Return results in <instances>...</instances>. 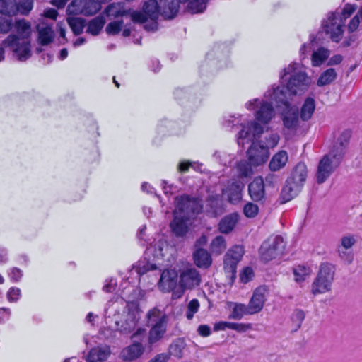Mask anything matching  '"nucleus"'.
I'll use <instances>...</instances> for the list:
<instances>
[{
  "instance_id": "f257e3e1",
  "label": "nucleus",
  "mask_w": 362,
  "mask_h": 362,
  "mask_svg": "<svg viewBox=\"0 0 362 362\" xmlns=\"http://www.w3.org/2000/svg\"><path fill=\"white\" fill-rule=\"evenodd\" d=\"M134 286H129L127 292L122 291L129 301L117 297L109 300L105 309L106 317L115 323V330L122 335H129L136 331L140 320L139 304L134 301Z\"/></svg>"
},
{
  "instance_id": "f03ea898",
  "label": "nucleus",
  "mask_w": 362,
  "mask_h": 362,
  "mask_svg": "<svg viewBox=\"0 0 362 362\" xmlns=\"http://www.w3.org/2000/svg\"><path fill=\"white\" fill-rule=\"evenodd\" d=\"M16 33L8 35L2 45L8 48L13 57L21 62L26 61L31 57L30 36L32 33L30 22L22 19L16 21L13 25Z\"/></svg>"
},
{
  "instance_id": "7ed1b4c3",
  "label": "nucleus",
  "mask_w": 362,
  "mask_h": 362,
  "mask_svg": "<svg viewBox=\"0 0 362 362\" xmlns=\"http://www.w3.org/2000/svg\"><path fill=\"white\" fill-rule=\"evenodd\" d=\"M279 76L281 86L274 84L272 86L284 88L286 96H289L291 100L297 95L303 94L311 84V78L303 66L296 62L289 64L280 72Z\"/></svg>"
},
{
  "instance_id": "20e7f679",
  "label": "nucleus",
  "mask_w": 362,
  "mask_h": 362,
  "mask_svg": "<svg viewBox=\"0 0 362 362\" xmlns=\"http://www.w3.org/2000/svg\"><path fill=\"white\" fill-rule=\"evenodd\" d=\"M265 96L275 102L284 127L288 130L296 129L299 125V109L293 100L286 96L284 88L271 86L265 92Z\"/></svg>"
},
{
  "instance_id": "39448f33",
  "label": "nucleus",
  "mask_w": 362,
  "mask_h": 362,
  "mask_svg": "<svg viewBox=\"0 0 362 362\" xmlns=\"http://www.w3.org/2000/svg\"><path fill=\"white\" fill-rule=\"evenodd\" d=\"M223 126L230 131L237 126L241 127V129L236 135V141L238 146L243 147L253 139L260 138L264 132V127L262 125L255 121L246 122L241 115L228 116L224 119Z\"/></svg>"
},
{
  "instance_id": "423d86ee",
  "label": "nucleus",
  "mask_w": 362,
  "mask_h": 362,
  "mask_svg": "<svg viewBox=\"0 0 362 362\" xmlns=\"http://www.w3.org/2000/svg\"><path fill=\"white\" fill-rule=\"evenodd\" d=\"M356 9L355 5L346 4L341 12H329L322 20V28L332 42L341 41L344 32L346 21Z\"/></svg>"
},
{
  "instance_id": "0eeeda50",
  "label": "nucleus",
  "mask_w": 362,
  "mask_h": 362,
  "mask_svg": "<svg viewBox=\"0 0 362 362\" xmlns=\"http://www.w3.org/2000/svg\"><path fill=\"white\" fill-rule=\"evenodd\" d=\"M146 319L147 325L151 327L148 343L153 344L161 339L166 332L168 317L163 311L153 308L148 312Z\"/></svg>"
},
{
  "instance_id": "6e6552de",
  "label": "nucleus",
  "mask_w": 362,
  "mask_h": 362,
  "mask_svg": "<svg viewBox=\"0 0 362 362\" xmlns=\"http://www.w3.org/2000/svg\"><path fill=\"white\" fill-rule=\"evenodd\" d=\"M275 102L269 98H266L265 93L262 99L255 98L247 101L245 107L248 110H256L255 112V122L261 125L267 124L275 116V110L273 107Z\"/></svg>"
},
{
  "instance_id": "1a4fd4ad",
  "label": "nucleus",
  "mask_w": 362,
  "mask_h": 362,
  "mask_svg": "<svg viewBox=\"0 0 362 362\" xmlns=\"http://www.w3.org/2000/svg\"><path fill=\"white\" fill-rule=\"evenodd\" d=\"M334 277V266L328 263L322 264L317 276L312 284V293L313 295H317L330 291Z\"/></svg>"
},
{
  "instance_id": "9d476101",
  "label": "nucleus",
  "mask_w": 362,
  "mask_h": 362,
  "mask_svg": "<svg viewBox=\"0 0 362 362\" xmlns=\"http://www.w3.org/2000/svg\"><path fill=\"white\" fill-rule=\"evenodd\" d=\"M341 151L336 154L330 151L320 160L317 166L316 179L318 184L325 182L339 167L341 160Z\"/></svg>"
},
{
  "instance_id": "9b49d317",
  "label": "nucleus",
  "mask_w": 362,
  "mask_h": 362,
  "mask_svg": "<svg viewBox=\"0 0 362 362\" xmlns=\"http://www.w3.org/2000/svg\"><path fill=\"white\" fill-rule=\"evenodd\" d=\"M202 209L199 199L190 197L187 195L177 197L175 201V209L173 214L191 217L199 214Z\"/></svg>"
},
{
  "instance_id": "f8f14e48",
  "label": "nucleus",
  "mask_w": 362,
  "mask_h": 362,
  "mask_svg": "<svg viewBox=\"0 0 362 362\" xmlns=\"http://www.w3.org/2000/svg\"><path fill=\"white\" fill-rule=\"evenodd\" d=\"M284 248L285 243L281 236H271L261 245L259 249L261 258L265 262H269L282 254Z\"/></svg>"
},
{
  "instance_id": "ddd939ff",
  "label": "nucleus",
  "mask_w": 362,
  "mask_h": 362,
  "mask_svg": "<svg viewBox=\"0 0 362 362\" xmlns=\"http://www.w3.org/2000/svg\"><path fill=\"white\" fill-rule=\"evenodd\" d=\"M101 9L100 2L95 0H72L67 6L69 15L93 16Z\"/></svg>"
},
{
  "instance_id": "4468645a",
  "label": "nucleus",
  "mask_w": 362,
  "mask_h": 362,
  "mask_svg": "<svg viewBox=\"0 0 362 362\" xmlns=\"http://www.w3.org/2000/svg\"><path fill=\"white\" fill-rule=\"evenodd\" d=\"M257 138L250 141L251 145L247 151L249 162L253 166H259L267 162L269 156V150L257 141Z\"/></svg>"
},
{
  "instance_id": "2eb2a0df",
  "label": "nucleus",
  "mask_w": 362,
  "mask_h": 362,
  "mask_svg": "<svg viewBox=\"0 0 362 362\" xmlns=\"http://www.w3.org/2000/svg\"><path fill=\"white\" fill-rule=\"evenodd\" d=\"M146 334V329L142 327H138L136 330L132 333L131 339L134 343L128 347L124 349L122 351V356L126 360H134L140 357L144 352V347L137 340H141Z\"/></svg>"
},
{
  "instance_id": "dca6fc26",
  "label": "nucleus",
  "mask_w": 362,
  "mask_h": 362,
  "mask_svg": "<svg viewBox=\"0 0 362 362\" xmlns=\"http://www.w3.org/2000/svg\"><path fill=\"white\" fill-rule=\"evenodd\" d=\"M107 16L117 18L129 15L133 22H141L145 20V16L140 11L126 9L122 3H112L105 9Z\"/></svg>"
},
{
  "instance_id": "f3484780",
  "label": "nucleus",
  "mask_w": 362,
  "mask_h": 362,
  "mask_svg": "<svg viewBox=\"0 0 362 362\" xmlns=\"http://www.w3.org/2000/svg\"><path fill=\"white\" fill-rule=\"evenodd\" d=\"M145 16V20L140 23H145L149 18L152 21L151 23H146L144 28L148 31H155L158 28L156 22L160 12V6L156 0H148L143 6V11H141Z\"/></svg>"
},
{
  "instance_id": "a211bd4d",
  "label": "nucleus",
  "mask_w": 362,
  "mask_h": 362,
  "mask_svg": "<svg viewBox=\"0 0 362 362\" xmlns=\"http://www.w3.org/2000/svg\"><path fill=\"white\" fill-rule=\"evenodd\" d=\"M268 294L269 290L265 286H260L254 291L247 305L250 313L256 314L262 310Z\"/></svg>"
},
{
  "instance_id": "6ab92c4d",
  "label": "nucleus",
  "mask_w": 362,
  "mask_h": 362,
  "mask_svg": "<svg viewBox=\"0 0 362 362\" xmlns=\"http://www.w3.org/2000/svg\"><path fill=\"white\" fill-rule=\"evenodd\" d=\"M201 281V277L197 269L194 268L187 269L180 274L179 286L183 288L192 289L198 286Z\"/></svg>"
},
{
  "instance_id": "aec40b11",
  "label": "nucleus",
  "mask_w": 362,
  "mask_h": 362,
  "mask_svg": "<svg viewBox=\"0 0 362 362\" xmlns=\"http://www.w3.org/2000/svg\"><path fill=\"white\" fill-rule=\"evenodd\" d=\"M190 226V218L179 214H173V219L170 223L173 233L178 238L185 237L187 234Z\"/></svg>"
},
{
  "instance_id": "412c9836",
  "label": "nucleus",
  "mask_w": 362,
  "mask_h": 362,
  "mask_svg": "<svg viewBox=\"0 0 362 362\" xmlns=\"http://www.w3.org/2000/svg\"><path fill=\"white\" fill-rule=\"evenodd\" d=\"M177 276L175 269H165L158 283L159 289L163 292H170L175 289L177 284Z\"/></svg>"
},
{
  "instance_id": "4be33fe9",
  "label": "nucleus",
  "mask_w": 362,
  "mask_h": 362,
  "mask_svg": "<svg viewBox=\"0 0 362 362\" xmlns=\"http://www.w3.org/2000/svg\"><path fill=\"white\" fill-rule=\"evenodd\" d=\"M307 168L303 163L296 165L291 175L287 178L286 181L291 185L300 191L307 177Z\"/></svg>"
},
{
  "instance_id": "5701e85b",
  "label": "nucleus",
  "mask_w": 362,
  "mask_h": 362,
  "mask_svg": "<svg viewBox=\"0 0 362 362\" xmlns=\"http://www.w3.org/2000/svg\"><path fill=\"white\" fill-rule=\"evenodd\" d=\"M248 192L251 199L259 202L265 197L264 182L262 177H255L248 185Z\"/></svg>"
},
{
  "instance_id": "b1692460",
  "label": "nucleus",
  "mask_w": 362,
  "mask_h": 362,
  "mask_svg": "<svg viewBox=\"0 0 362 362\" xmlns=\"http://www.w3.org/2000/svg\"><path fill=\"white\" fill-rule=\"evenodd\" d=\"M179 2L189 4V1H181L180 0H162L160 4V15L165 19L173 18L178 12Z\"/></svg>"
},
{
  "instance_id": "393cba45",
  "label": "nucleus",
  "mask_w": 362,
  "mask_h": 362,
  "mask_svg": "<svg viewBox=\"0 0 362 362\" xmlns=\"http://www.w3.org/2000/svg\"><path fill=\"white\" fill-rule=\"evenodd\" d=\"M243 184L239 181L232 180L228 182V186L223 190L224 194L231 203H237L241 199V192Z\"/></svg>"
},
{
  "instance_id": "a878e982",
  "label": "nucleus",
  "mask_w": 362,
  "mask_h": 362,
  "mask_svg": "<svg viewBox=\"0 0 362 362\" xmlns=\"http://www.w3.org/2000/svg\"><path fill=\"white\" fill-rule=\"evenodd\" d=\"M38 32V42L42 45H47L54 39L52 25L47 21H42L37 26Z\"/></svg>"
},
{
  "instance_id": "bb28decb",
  "label": "nucleus",
  "mask_w": 362,
  "mask_h": 362,
  "mask_svg": "<svg viewBox=\"0 0 362 362\" xmlns=\"http://www.w3.org/2000/svg\"><path fill=\"white\" fill-rule=\"evenodd\" d=\"M226 329H230L235 330L240 333H243L251 329L252 325L250 323H238L226 321H219L218 322H216L214 325V331L225 330Z\"/></svg>"
},
{
  "instance_id": "cd10ccee",
  "label": "nucleus",
  "mask_w": 362,
  "mask_h": 362,
  "mask_svg": "<svg viewBox=\"0 0 362 362\" xmlns=\"http://www.w3.org/2000/svg\"><path fill=\"white\" fill-rule=\"evenodd\" d=\"M156 269V267L155 264H150L146 261H139L135 264L132 265V269L129 270L130 275L128 276V280L132 279L133 276H135V278L139 280L140 277L147 272Z\"/></svg>"
},
{
  "instance_id": "c85d7f7f",
  "label": "nucleus",
  "mask_w": 362,
  "mask_h": 362,
  "mask_svg": "<svg viewBox=\"0 0 362 362\" xmlns=\"http://www.w3.org/2000/svg\"><path fill=\"white\" fill-rule=\"evenodd\" d=\"M110 354V350L108 346L93 348L87 356V361L103 362L107 358Z\"/></svg>"
},
{
  "instance_id": "c756f323",
  "label": "nucleus",
  "mask_w": 362,
  "mask_h": 362,
  "mask_svg": "<svg viewBox=\"0 0 362 362\" xmlns=\"http://www.w3.org/2000/svg\"><path fill=\"white\" fill-rule=\"evenodd\" d=\"M351 136V132L349 129L344 130L337 139V142L334 144L331 151H334L336 154H339L340 151H341L342 158L345 153V149L349 142Z\"/></svg>"
},
{
  "instance_id": "7c9ffc66",
  "label": "nucleus",
  "mask_w": 362,
  "mask_h": 362,
  "mask_svg": "<svg viewBox=\"0 0 362 362\" xmlns=\"http://www.w3.org/2000/svg\"><path fill=\"white\" fill-rule=\"evenodd\" d=\"M230 307L231 308V313L228 315V318L230 320H241L244 315H253L250 313L248 305L243 303H230Z\"/></svg>"
},
{
  "instance_id": "2f4dec72",
  "label": "nucleus",
  "mask_w": 362,
  "mask_h": 362,
  "mask_svg": "<svg viewBox=\"0 0 362 362\" xmlns=\"http://www.w3.org/2000/svg\"><path fill=\"white\" fill-rule=\"evenodd\" d=\"M330 51L323 47H320L314 50L311 54V64L313 66H321L329 57Z\"/></svg>"
},
{
  "instance_id": "473e14b6",
  "label": "nucleus",
  "mask_w": 362,
  "mask_h": 362,
  "mask_svg": "<svg viewBox=\"0 0 362 362\" xmlns=\"http://www.w3.org/2000/svg\"><path fill=\"white\" fill-rule=\"evenodd\" d=\"M288 161V154L285 151H280L272 157L269 163L272 171H277L284 168Z\"/></svg>"
},
{
  "instance_id": "72a5a7b5",
  "label": "nucleus",
  "mask_w": 362,
  "mask_h": 362,
  "mask_svg": "<svg viewBox=\"0 0 362 362\" xmlns=\"http://www.w3.org/2000/svg\"><path fill=\"white\" fill-rule=\"evenodd\" d=\"M194 259L199 267L206 268L211 264V258L209 253L203 249H197L194 253Z\"/></svg>"
},
{
  "instance_id": "f704fd0d",
  "label": "nucleus",
  "mask_w": 362,
  "mask_h": 362,
  "mask_svg": "<svg viewBox=\"0 0 362 362\" xmlns=\"http://www.w3.org/2000/svg\"><path fill=\"white\" fill-rule=\"evenodd\" d=\"M167 244L163 240H158L153 244H151L146 248V252L152 255L156 259H162L165 255V250L167 249Z\"/></svg>"
},
{
  "instance_id": "c9c22d12",
  "label": "nucleus",
  "mask_w": 362,
  "mask_h": 362,
  "mask_svg": "<svg viewBox=\"0 0 362 362\" xmlns=\"http://www.w3.org/2000/svg\"><path fill=\"white\" fill-rule=\"evenodd\" d=\"M315 109V102L313 98H307L300 110V118L303 121L310 119Z\"/></svg>"
},
{
  "instance_id": "e433bc0d",
  "label": "nucleus",
  "mask_w": 362,
  "mask_h": 362,
  "mask_svg": "<svg viewBox=\"0 0 362 362\" xmlns=\"http://www.w3.org/2000/svg\"><path fill=\"white\" fill-rule=\"evenodd\" d=\"M237 223V216L231 214L224 217L219 223V230L223 233H230Z\"/></svg>"
},
{
  "instance_id": "4c0bfd02",
  "label": "nucleus",
  "mask_w": 362,
  "mask_h": 362,
  "mask_svg": "<svg viewBox=\"0 0 362 362\" xmlns=\"http://www.w3.org/2000/svg\"><path fill=\"white\" fill-rule=\"evenodd\" d=\"M299 192L300 191L297 187H295L286 182L280 195L281 203H286L291 201L298 194Z\"/></svg>"
},
{
  "instance_id": "58836bf2",
  "label": "nucleus",
  "mask_w": 362,
  "mask_h": 362,
  "mask_svg": "<svg viewBox=\"0 0 362 362\" xmlns=\"http://www.w3.org/2000/svg\"><path fill=\"white\" fill-rule=\"evenodd\" d=\"M0 11L8 16L16 15L18 6L16 0H0Z\"/></svg>"
},
{
  "instance_id": "ea45409f",
  "label": "nucleus",
  "mask_w": 362,
  "mask_h": 362,
  "mask_svg": "<svg viewBox=\"0 0 362 362\" xmlns=\"http://www.w3.org/2000/svg\"><path fill=\"white\" fill-rule=\"evenodd\" d=\"M230 255H225L224 258V271L227 276L230 279H234L235 278L236 274V268L238 264V261L232 259L230 256Z\"/></svg>"
},
{
  "instance_id": "a19ab883",
  "label": "nucleus",
  "mask_w": 362,
  "mask_h": 362,
  "mask_svg": "<svg viewBox=\"0 0 362 362\" xmlns=\"http://www.w3.org/2000/svg\"><path fill=\"white\" fill-rule=\"evenodd\" d=\"M337 76V74L335 69L329 68L320 74L317 84L320 87L329 85L336 79Z\"/></svg>"
},
{
  "instance_id": "79ce46f5",
  "label": "nucleus",
  "mask_w": 362,
  "mask_h": 362,
  "mask_svg": "<svg viewBox=\"0 0 362 362\" xmlns=\"http://www.w3.org/2000/svg\"><path fill=\"white\" fill-rule=\"evenodd\" d=\"M214 159L223 166H229L235 158V156L225 151H216L213 154Z\"/></svg>"
},
{
  "instance_id": "37998d69",
  "label": "nucleus",
  "mask_w": 362,
  "mask_h": 362,
  "mask_svg": "<svg viewBox=\"0 0 362 362\" xmlns=\"http://www.w3.org/2000/svg\"><path fill=\"white\" fill-rule=\"evenodd\" d=\"M186 344L183 339H176L169 346V354L176 358H180L183 356V351Z\"/></svg>"
},
{
  "instance_id": "c03bdc74",
  "label": "nucleus",
  "mask_w": 362,
  "mask_h": 362,
  "mask_svg": "<svg viewBox=\"0 0 362 362\" xmlns=\"http://www.w3.org/2000/svg\"><path fill=\"white\" fill-rule=\"evenodd\" d=\"M67 23L76 35L83 32L86 24L85 20L79 17H68Z\"/></svg>"
},
{
  "instance_id": "a18cd8bd",
  "label": "nucleus",
  "mask_w": 362,
  "mask_h": 362,
  "mask_svg": "<svg viewBox=\"0 0 362 362\" xmlns=\"http://www.w3.org/2000/svg\"><path fill=\"white\" fill-rule=\"evenodd\" d=\"M189 1L187 9L192 13L203 12L206 8V4L209 0H180Z\"/></svg>"
},
{
  "instance_id": "49530a36",
  "label": "nucleus",
  "mask_w": 362,
  "mask_h": 362,
  "mask_svg": "<svg viewBox=\"0 0 362 362\" xmlns=\"http://www.w3.org/2000/svg\"><path fill=\"white\" fill-rule=\"evenodd\" d=\"M252 165L245 160H240L236 165V170L240 177H247L252 175Z\"/></svg>"
},
{
  "instance_id": "de8ad7c7",
  "label": "nucleus",
  "mask_w": 362,
  "mask_h": 362,
  "mask_svg": "<svg viewBox=\"0 0 362 362\" xmlns=\"http://www.w3.org/2000/svg\"><path fill=\"white\" fill-rule=\"evenodd\" d=\"M105 24V21L102 17H96L88 23L87 32L93 35H98Z\"/></svg>"
},
{
  "instance_id": "09e8293b",
  "label": "nucleus",
  "mask_w": 362,
  "mask_h": 362,
  "mask_svg": "<svg viewBox=\"0 0 362 362\" xmlns=\"http://www.w3.org/2000/svg\"><path fill=\"white\" fill-rule=\"evenodd\" d=\"M357 243L356 236L354 234L348 233L343 235L337 245V247L344 249L352 250V247Z\"/></svg>"
},
{
  "instance_id": "8fccbe9b",
  "label": "nucleus",
  "mask_w": 362,
  "mask_h": 362,
  "mask_svg": "<svg viewBox=\"0 0 362 362\" xmlns=\"http://www.w3.org/2000/svg\"><path fill=\"white\" fill-rule=\"evenodd\" d=\"M226 248V244L223 236L216 237L211 243V250L214 253L221 254Z\"/></svg>"
},
{
  "instance_id": "3c124183",
  "label": "nucleus",
  "mask_w": 362,
  "mask_h": 362,
  "mask_svg": "<svg viewBox=\"0 0 362 362\" xmlns=\"http://www.w3.org/2000/svg\"><path fill=\"white\" fill-rule=\"evenodd\" d=\"M310 269L309 267L303 265H298L293 268V274L295 276V281L297 282H301L309 276Z\"/></svg>"
},
{
  "instance_id": "603ef678",
  "label": "nucleus",
  "mask_w": 362,
  "mask_h": 362,
  "mask_svg": "<svg viewBox=\"0 0 362 362\" xmlns=\"http://www.w3.org/2000/svg\"><path fill=\"white\" fill-rule=\"evenodd\" d=\"M337 254L339 257L346 264H351L354 258V255L352 250L344 249L337 247Z\"/></svg>"
},
{
  "instance_id": "864d4df0",
  "label": "nucleus",
  "mask_w": 362,
  "mask_h": 362,
  "mask_svg": "<svg viewBox=\"0 0 362 362\" xmlns=\"http://www.w3.org/2000/svg\"><path fill=\"white\" fill-rule=\"evenodd\" d=\"M315 38H313V39L309 40L308 42H305L302 45V46L300 48V51H299L300 58L301 60L305 59L308 57V54L310 52H313V50H314V49L315 47Z\"/></svg>"
},
{
  "instance_id": "5fc2aeb1",
  "label": "nucleus",
  "mask_w": 362,
  "mask_h": 362,
  "mask_svg": "<svg viewBox=\"0 0 362 362\" xmlns=\"http://www.w3.org/2000/svg\"><path fill=\"white\" fill-rule=\"evenodd\" d=\"M200 304L197 299L194 298L190 300L187 305L186 310V317L187 320H191L195 313H197L199 309Z\"/></svg>"
},
{
  "instance_id": "6e6d98bb",
  "label": "nucleus",
  "mask_w": 362,
  "mask_h": 362,
  "mask_svg": "<svg viewBox=\"0 0 362 362\" xmlns=\"http://www.w3.org/2000/svg\"><path fill=\"white\" fill-rule=\"evenodd\" d=\"M6 296L9 303H16L21 297V290L18 287H11L7 291Z\"/></svg>"
},
{
  "instance_id": "4d7b16f0",
  "label": "nucleus",
  "mask_w": 362,
  "mask_h": 362,
  "mask_svg": "<svg viewBox=\"0 0 362 362\" xmlns=\"http://www.w3.org/2000/svg\"><path fill=\"white\" fill-rule=\"evenodd\" d=\"M305 319V313L301 310H296L291 315V320L295 327V329H298Z\"/></svg>"
},
{
  "instance_id": "13d9d810",
  "label": "nucleus",
  "mask_w": 362,
  "mask_h": 362,
  "mask_svg": "<svg viewBox=\"0 0 362 362\" xmlns=\"http://www.w3.org/2000/svg\"><path fill=\"white\" fill-rule=\"evenodd\" d=\"M18 6V13L28 15L33 9V0H21Z\"/></svg>"
},
{
  "instance_id": "bf43d9fd",
  "label": "nucleus",
  "mask_w": 362,
  "mask_h": 362,
  "mask_svg": "<svg viewBox=\"0 0 362 362\" xmlns=\"http://www.w3.org/2000/svg\"><path fill=\"white\" fill-rule=\"evenodd\" d=\"M13 23L10 17L0 15V33H7L12 28Z\"/></svg>"
},
{
  "instance_id": "052dcab7",
  "label": "nucleus",
  "mask_w": 362,
  "mask_h": 362,
  "mask_svg": "<svg viewBox=\"0 0 362 362\" xmlns=\"http://www.w3.org/2000/svg\"><path fill=\"white\" fill-rule=\"evenodd\" d=\"M123 21H112L106 26V31L108 34L116 35L121 31Z\"/></svg>"
},
{
  "instance_id": "680f3d73",
  "label": "nucleus",
  "mask_w": 362,
  "mask_h": 362,
  "mask_svg": "<svg viewBox=\"0 0 362 362\" xmlns=\"http://www.w3.org/2000/svg\"><path fill=\"white\" fill-rule=\"evenodd\" d=\"M23 275V271L18 267H11L8 270V276L11 281L13 283L19 282L21 280Z\"/></svg>"
},
{
  "instance_id": "e2e57ef3",
  "label": "nucleus",
  "mask_w": 362,
  "mask_h": 362,
  "mask_svg": "<svg viewBox=\"0 0 362 362\" xmlns=\"http://www.w3.org/2000/svg\"><path fill=\"white\" fill-rule=\"evenodd\" d=\"M244 254V248L240 245L233 246L232 248L228 250L226 255H230V257L238 262L240 261Z\"/></svg>"
},
{
  "instance_id": "0e129e2a",
  "label": "nucleus",
  "mask_w": 362,
  "mask_h": 362,
  "mask_svg": "<svg viewBox=\"0 0 362 362\" xmlns=\"http://www.w3.org/2000/svg\"><path fill=\"white\" fill-rule=\"evenodd\" d=\"M243 211L247 217L253 218L258 214L259 208L256 204L249 202L245 204Z\"/></svg>"
},
{
  "instance_id": "69168bd1",
  "label": "nucleus",
  "mask_w": 362,
  "mask_h": 362,
  "mask_svg": "<svg viewBox=\"0 0 362 362\" xmlns=\"http://www.w3.org/2000/svg\"><path fill=\"white\" fill-rule=\"evenodd\" d=\"M279 141V134L277 133H272L265 138L266 145L264 147H267V150H269V148H274L278 144Z\"/></svg>"
},
{
  "instance_id": "338daca9",
  "label": "nucleus",
  "mask_w": 362,
  "mask_h": 362,
  "mask_svg": "<svg viewBox=\"0 0 362 362\" xmlns=\"http://www.w3.org/2000/svg\"><path fill=\"white\" fill-rule=\"evenodd\" d=\"M117 286V281L113 278L107 279L103 286V291L106 293L113 292Z\"/></svg>"
},
{
  "instance_id": "774afa93",
  "label": "nucleus",
  "mask_w": 362,
  "mask_h": 362,
  "mask_svg": "<svg viewBox=\"0 0 362 362\" xmlns=\"http://www.w3.org/2000/svg\"><path fill=\"white\" fill-rule=\"evenodd\" d=\"M253 276V270L250 267H246L240 274V278L243 283L246 284L252 280Z\"/></svg>"
}]
</instances>
